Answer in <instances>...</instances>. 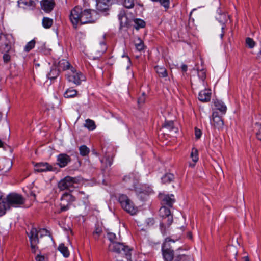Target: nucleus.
Wrapping results in <instances>:
<instances>
[{
	"label": "nucleus",
	"mask_w": 261,
	"mask_h": 261,
	"mask_svg": "<svg viewBox=\"0 0 261 261\" xmlns=\"http://www.w3.org/2000/svg\"><path fill=\"white\" fill-rule=\"evenodd\" d=\"M99 17L96 10L85 9L83 10L81 7L77 6L71 10L69 19L73 27L76 28L79 23L81 24L93 23Z\"/></svg>",
	"instance_id": "nucleus-1"
},
{
	"label": "nucleus",
	"mask_w": 261,
	"mask_h": 261,
	"mask_svg": "<svg viewBox=\"0 0 261 261\" xmlns=\"http://www.w3.org/2000/svg\"><path fill=\"white\" fill-rule=\"evenodd\" d=\"M48 231L46 229H40L39 231L36 228L32 227L28 234L30 240L31 247L33 253H35L38 249L37 245L39 243L38 236L40 237L47 236Z\"/></svg>",
	"instance_id": "nucleus-2"
},
{
	"label": "nucleus",
	"mask_w": 261,
	"mask_h": 261,
	"mask_svg": "<svg viewBox=\"0 0 261 261\" xmlns=\"http://www.w3.org/2000/svg\"><path fill=\"white\" fill-rule=\"evenodd\" d=\"M109 247L111 251L120 254L122 257H125L127 260H130L132 249L128 246L119 242H112L110 243Z\"/></svg>",
	"instance_id": "nucleus-3"
},
{
	"label": "nucleus",
	"mask_w": 261,
	"mask_h": 261,
	"mask_svg": "<svg viewBox=\"0 0 261 261\" xmlns=\"http://www.w3.org/2000/svg\"><path fill=\"white\" fill-rule=\"evenodd\" d=\"M118 200L121 207L128 213L132 215H135L137 212V208L134 205L133 202L128 197L124 194H121L119 196Z\"/></svg>",
	"instance_id": "nucleus-4"
},
{
	"label": "nucleus",
	"mask_w": 261,
	"mask_h": 261,
	"mask_svg": "<svg viewBox=\"0 0 261 261\" xmlns=\"http://www.w3.org/2000/svg\"><path fill=\"white\" fill-rule=\"evenodd\" d=\"M69 82H72L76 85H79L82 81L86 80L85 76L80 72L76 70L73 67L67 71L66 75Z\"/></svg>",
	"instance_id": "nucleus-5"
},
{
	"label": "nucleus",
	"mask_w": 261,
	"mask_h": 261,
	"mask_svg": "<svg viewBox=\"0 0 261 261\" xmlns=\"http://www.w3.org/2000/svg\"><path fill=\"white\" fill-rule=\"evenodd\" d=\"M6 200L10 207H18L24 203V198L19 194L12 193L8 194L6 197Z\"/></svg>",
	"instance_id": "nucleus-6"
},
{
	"label": "nucleus",
	"mask_w": 261,
	"mask_h": 261,
	"mask_svg": "<svg viewBox=\"0 0 261 261\" xmlns=\"http://www.w3.org/2000/svg\"><path fill=\"white\" fill-rule=\"evenodd\" d=\"M75 200V198L69 193H64L61 197L60 210L58 213L65 212L69 209L70 205Z\"/></svg>",
	"instance_id": "nucleus-7"
},
{
	"label": "nucleus",
	"mask_w": 261,
	"mask_h": 261,
	"mask_svg": "<svg viewBox=\"0 0 261 261\" xmlns=\"http://www.w3.org/2000/svg\"><path fill=\"white\" fill-rule=\"evenodd\" d=\"M169 242L174 243L175 241L170 238H167L162 246L163 255L166 261H172L174 256L173 250L170 249Z\"/></svg>",
	"instance_id": "nucleus-8"
},
{
	"label": "nucleus",
	"mask_w": 261,
	"mask_h": 261,
	"mask_svg": "<svg viewBox=\"0 0 261 261\" xmlns=\"http://www.w3.org/2000/svg\"><path fill=\"white\" fill-rule=\"evenodd\" d=\"M76 180L75 178L66 176L59 182L58 188L61 191L69 189L76 182Z\"/></svg>",
	"instance_id": "nucleus-9"
},
{
	"label": "nucleus",
	"mask_w": 261,
	"mask_h": 261,
	"mask_svg": "<svg viewBox=\"0 0 261 261\" xmlns=\"http://www.w3.org/2000/svg\"><path fill=\"white\" fill-rule=\"evenodd\" d=\"M118 0H97L96 9L99 12H106L110 7L117 2Z\"/></svg>",
	"instance_id": "nucleus-10"
},
{
	"label": "nucleus",
	"mask_w": 261,
	"mask_h": 261,
	"mask_svg": "<svg viewBox=\"0 0 261 261\" xmlns=\"http://www.w3.org/2000/svg\"><path fill=\"white\" fill-rule=\"evenodd\" d=\"M210 123L212 127L218 130L222 129L224 126L223 120L216 111L213 113Z\"/></svg>",
	"instance_id": "nucleus-11"
},
{
	"label": "nucleus",
	"mask_w": 261,
	"mask_h": 261,
	"mask_svg": "<svg viewBox=\"0 0 261 261\" xmlns=\"http://www.w3.org/2000/svg\"><path fill=\"white\" fill-rule=\"evenodd\" d=\"M124 181L125 182V187L130 190H135L136 186L138 184V179L135 176L131 174L124 177Z\"/></svg>",
	"instance_id": "nucleus-12"
},
{
	"label": "nucleus",
	"mask_w": 261,
	"mask_h": 261,
	"mask_svg": "<svg viewBox=\"0 0 261 261\" xmlns=\"http://www.w3.org/2000/svg\"><path fill=\"white\" fill-rule=\"evenodd\" d=\"M70 161L71 158L67 154L61 153L57 156V164L61 168L66 166Z\"/></svg>",
	"instance_id": "nucleus-13"
},
{
	"label": "nucleus",
	"mask_w": 261,
	"mask_h": 261,
	"mask_svg": "<svg viewBox=\"0 0 261 261\" xmlns=\"http://www.w3.org/2000/svg\"><path fill=\"white\" fill-rule=\"evenodd\" d=\"M159 213L162 217L167 219L168 224L171 225L173 221V218L171 215L170 209L166 206H162L160 208Z\"/></svg>",
	"instance_id": "nucleus-14"
},
{
	"label": "nucleus",
	"mask_w": 261,
	"mask_h": 261,
	"mask_svg": "<svg viewBox=\"0 0 261 261\" xmlns=\"http://www.w3.org/2000/svg\"><path fill=\"white\" fill-rule=\"evenodd\" d=\"M40 4L42 10L46 13H49L53 10L55 3L54 0H42Z\"/></svg>",
	"instance_id": "nucleus-15"
},
{
	"label": "nucleus",
	"mask_w": 261,
	"mask_h": 261,
	"mask_svg": "<svg viewBox=\"0 0 261 261\" xmlns=\"http://www.w3.org/2000/svg\"><path fill=\"white\" fill-rule=\"evenodd\" d=\"M35 171L38 172H46L53 170V167L48 163L41 162L37 163L34 166Z\"/></svg>",
	"instance_id": "nucleus-16"
},
{
	"label": "nucleus",
	"mask_w": 261,
	"mask_h": 261,
	"mask_svg": "<svg viewBox=\"0 0 261 261\" xmlns=\"http://www.w3.org/2000/svg\"><path fill=\"white\" fill-rule=\"evenodd\" d=\"M11 44L6 39V37L4 35L0 36V48L5 52H8L11 49Z\"/></svg>",
	"instance_id": "nucleus-17"
},
{
	"label": "nucleus",
	"mask_w": 261,
	"mask_h": 261,
	"mask_svg": "<svg viewBox=\"0 0 261 261\" xmlns=\"http://www.w3.org/2000/svg\"><path fill=\"white\" fill-rule=\"evenodd\" d=\"M211 92L208 89H205L201 91L198 95V98L200 101L203 102L209 101L211 99Z\"/></svg>",
	"instance_id": "nucleus-18"
},
{
	"label": "nucleus",
	"mask_w": 261,
	"mask_h": 261,
	"mask_svg": "<svg viewBox=\"0 0 261 261\" xmlns=\"http://www.w3.org/2000/svg\"><path fill=\"white\" fill-rule=\"evenodd\" d=\"M156 73L160 77H166L168 76V72L164 66L156 65L154 67Z\"/></svg>",
	"instance_id": "nucleus-19"
},
{
	"label": "nucleus",
	"mask_w": 261,
	"mask_h": 261,
	"mask_svg": "<svg viewBox=\"0 0 261 261\" xmlns=\"http://www.w3.org/2000/svg\"><path fill=\"white\" fill-rule=\"evenodd\" d=\"M10 207L6 200V198L2 199L0 198V216H3L6 213V211Z\"/></svg>",
	"instance_id": "nucleus-20"
},
{
	"label": "nucleus",
	"mask_w": 261,
	"mask_h": 261,
	"mask_svg": "<svg viewBox=\"0 0 261 261\" xmlns=\"http://www.w3.org/2000/svg\"><path fill=\"white\" fill-rule=\"evenodd\" d=\"M70 64L68 61H67L66 60L62 59L60 60L58 63V70H70L71 69Z\"/></svg>",
	"instance_id": "nucleus-21"
},
{
	"label": "nucleus",
	"mask_w": 261,
	"mask_h": 261,
	"mask_svg": "<svg viewBox=\"0 0 261 261\" xmlns=\"http://www.w3.org/2000/svg\"><path fill=\"white\" fill-rule=\"evenodd\" d=\"M107 49V46L105 42L102 41L96 46L95 50L98 56H101L105 53Z\"/></svg>",
	"instance_id": "nucleus-22"
},
{
	"label": "nucleus",
	"mask_w": 261,
	"mask_h": 261,
	"mask_svg": "<svg viewBox=\"0 0 261 261\" xmlns=\"http://www.w3.org/2000/svg\"><path fill=\"white\" fill-rule=\"evenodd\" d=\"M214 106L216 109L220 111L222 114H225L226 113L227 108L222 101L216 100L214 102Z\"/></svg>",
	"instance_id": "nucleus-23"
},
{
	"label": "nucleus",
	"mask_w": 261,
	"mask_h": 261,
	"mask_svg": "<svg viewBox=\"0 0 261 261\" xmlns=\"http://www.w3.org/2000/svg\"><path fill=\"white\" fill-rule=\"evenodd\" d=\"M18 5L19 7L25 8V6L34 7L35 3L33 0H19Z\"/></svg>",
	"instance_id": "nucleus-24"
},
{
	"label": "nucleus",
	"mask_w": 261,
	"mask_h": 261,
	"mask_svg": "<svg viewBox=\"0 0 261 261\" xmlns=\"http://www.w3.org/2000/svg\"><path fill=\"white\" fill-rule=\"evenodd\" d=\"M120 26L124 27L128 24V19L124 12L121 11L118 15Z\"/></svg>",
	"instance_id": "nucleus-25"
},
{
	"label": "nucleus",
	"mask_w": 261,
	"mask_h": 261,
	"mask_svg": "<svg viewBox=\"0 0 261 261\" xmlns=\"http://www.w3.org/2000/svg\"><path fill=\"white\" fill-rule=\"evenodd\" d=\"M190 157L191 158L192 161L194 162V164L190 163L189 164V166L191 167H194L195 166V163H196L199 159L198 153L197 149H196V148H192L191 152V154H190Z\"/></svg>",
	"instance_id": "nucleus-26"
},
{
	"label": "nucleus",
	"mask_w": 261,
	"mask_h": 261,
	"mask_svg": "<svg viewBox=\"0 0 261 261\" xmlns=\"http://www.w3.org/2000/svg\"><path fill=\"white\" fill-rule=\"evenodd\" d=\"M163 201L164 204H166L169 206H172L173 203L175 201L174 195L172 194L170 195H165L163 199Z\"/></svg>",
	"instance_id": "nucleus-27"
},
{
	"label": "nucleus",
	"mask_w": 261,
	"mask_h": 261,
	"mask_svg": "<svg viewBox=\"0 0 261 261\" xmlns=\"http://www.w3.org/2000/svg\"><path fill=\"white\" fill-rule=\"evenodd\" d=\"M163 127L170 132H174L175 133H177L178 132L177 128L174 126L173 122L172 121H166Z\"/></svg>",
	"instance_id": "nucleus-28"
},
{
	"label": "nucleus",
	"mask_w": 261,
	"mask_h": 261,
	"mask_svg": "<svg viewBox=\"0 0 261 261\" xmlns=\"http://www.w3.org/2000/svg\"><path fill=\"white\" fill-rule=\"evenodd\" d=\"M58 249L65 257H68L69 256V251L67 247L65 246L64 244H60Z\"/></svg>",
	"instance_id": "nucleus-29"
},
{
	"label": "nucleus",
	"mask_w": 261,
	"mask_h": 261,
	"mask_svg": "<svg viewBox=\"0 0 261 261\" xmlns=\"http://www.w3.org/2000/svg\"><path fill=\"white\" fill-rule=\"evenodd\" d=\"M77 91L72 88H68L64 94L65 98H71L76 95Z\"/></svg>",
	"instance_id": "nucleus-30"
},
{
	"label": "nucleus",
	"mask_w": 261,
	"mask_h": 261,
	"mask_svg": "<svg viewBox=\"0 0 261 261\" xmlns=\"http://www.w3.org/2000/svg\"><path fill=\"white\" fill-rule=\"evenodd\" d=\"M174 178V176L172 173H167L165 174L161 178L163 183L167 184L173 181Z\"/></svg>",
	"instance_id": "nucleus-31"
},
{
	"label": "nucleus",
	"mask_w": 261,
	"mask_h": 261,
	"mask_svg": "<svg viewBox=\"0 0 261 261\" xmlns=\"http://www.w3.org/2000/svg\"><path fill=\"white\" fill-rule=\"evenodd\" d=\"M53 23V20L48 17H44L42 19V25L44 28H50Z\"/></svg>",
	"instance_id": "nucleus-32"
},
{
	"label": "nucleus",
	"mask_w": 261,
	"mask_h": 261,
	"mask_svg": "<svg viewBox=\"0 0 261 261\" xmlns=\"http://www.w3.org/2000/svg\"><path fill=\"white\" fill-rule=\"evenodd\" d=\"M59 74V70L56 68H53L50 70V71L47 74V77L49 79H56Z\"/></svg>",
	"instance_id": "nucleus-33"
},
{
	"label": "nucleus",
	"mask_w": 261,
	"mask_h": 261,
	"mask_svg": "<svg viewBox=\"0 0 261 261\" xmlns=\"http://www.w3.org/2000/svg\"><path fill=\"white\" fill-rule=\"evenodd\" d=\"M85 126L89 130H94L96 128V125L94 121L90 119H87L85 121Z\"/></svg>",
	"instance_id": "nucleus-34"
},
{
	"label": "nucleus",
	"mask_w": 261,
	"mask_h": 261,
	"mask_svg": "<svg viewBox=\"0 0 261 261\" xmlns=\"http://www.w3.org/2000/svg\"><path fill=\"white\" fill-rule=\"evenodd\" d=\"M217 19L220 23L224 24L228 20V16L225 13L220 14L217 17Z\"/></svg>",
	"instance_id": "nucleus-35"
},
{
	"label": "nucleus",
	"mask_w": 261,
	"mask_h": 261,
	"mask_svg": "<svg viewBox=\"0 0 261 261\" xmlns=\"http://www.w3.org/2000/svg\"><path fill=\"white\" fill-rule=\"evenodd\" d=\"M134 22H135V28L137 30H138L140 28H144L145 27V22L143 20H142V19H135L134 20Z\"/></svg>",
	"instance_id": "nucleus-36"
},
{
	"label": "nucleus",
	"mask_w": 261,
	"mask_h": 261,
	"mask_svg": "<svg viewBox=\"0 0 261 261\" xmlns=\"http://www.w3.org/2000/svg\"><path fill=\"white\" fill-rule=\"evenodd\" d=\"M80 153L82 156H86L90 152L89 148L86 145H82L79 148Z\"/></svg>",
	"instance_id": "nucleus-37"
},
{
	"label": "nucleus",
	"mask_w": 261,
	"mask_h": 261,
	"mask_svg": "<svg viewBox=\"0 0 261 261\" xmlns=\"http://www.w3.org/2000/svg\"><path fill=\"white\" fill-rule=\"evenodd\" d=\"M35 43L36 42L34 39H33L31 41L28 42V43L24 46V50L25 52L30 51L32 49H33L34 47Z\"/></svg>",
	"instance_id": "nucleus-38"
},
{
	"label": "nucleus",
	"mask_w": 261,
	"mask_h": 261,
	"mask_svg": "<svg viewBox=\"0 0 261 261\" xmlns=\"http://www.w3.org/2000/svg\"><path fill=\"white\" fill-rule=\"evenodd\" d=\"M135 45L136 48L138 51H141L144 49V45L143 41L138 38L137 40L135 41Z\"/></svg>",
	"instance_id": "nucleus-39"
},
{
	"label": "nucleus",
	"mask_w": 261,
	"mask_h": 261,
	"mask_svg": "<svg viewBox=\"0 0 261 261\" xmlns=\"http://www.w3.org/2000/svg\"><path fill=\"white\" fill-rule=\"evenodd\" d=\"M237 251L236 248L233 246H230L227 249V255L229 256H233L236 258V255L237 254Z\"/></svg>",
	"instance_id": "nucleus-40"
},
{
	"label": "nucleus",
	"mask_w": 261,
	"mask_h": 261,
	"mask_svg": "<svg viewBox=\"0 0 261 261\" xmlns=\"http://www.w3.org/2000/svg\"><path fill=\"white\" fill-rule=\"evenodd\" d=\"M123 5L126 8H132L134 6V0H124Z\"/></svg>",
	"instance_id": "nucleus-41"
},
{
	"label": "nucleus",
	"mask_w": 261,
	"mask_h": 261,
	"mask_svg": "<svg viewBox=\"0 0 261 261\" xmlns=\"http://www.w3.org/2000/svg\"><path fill=\"white\" fill-rule=\"evenodd\" d=\"M145 100H146V94L144 92H143L142 94V95L140 96L138 99V104L139 106L143 105V103H144Z\"/></svg>",
	"instance_id": "nucleus-42"
},
{
	"label": "nucleus",
	"mask_w": 261,
	"mask_h": 261,
	"mask_svg": "<svg viewBox=\"0 0 261 261\" xmlns=\"http://www.w3.org/2000/svg\"><path fill=\"white\" fill-rule=\"evenodd\" d=\"M246 43L249 48H253L255 45V42L250 38H247L246 39Z\"/></svg>",
	"instance_id": "nucleus-43"
},
{
	"label": "nucleus",
	"mask_w": 261,
	"mask_h": 261,
	"mask_svg": "<svg viewBox=\"0 0 261 261\" xmlns=\"http://www.w3.org/2000/svg\"><path fill=\"white\" fill-rule=\"evenodd\" d=\"M107 236L109 240L111 241V243H112V242H116V241H115L116 238L115 233L109 232L107 234Z\"/></svg>",
	"instance_id": "nucleus-44"
},
{
	"label": "nucleus",
	"mask_w": 261,
	"mask_h": 261,
	"mask_svg": "<svg viewBox=\"0 0 261 261\" xmlns=\"http://www.w3.org/2000/svg\"><path fill=\"white\" fill-rule=\"evenodd\" d=\"M101 228L99 227L96 228L93 232V235L94 236L95 238H97L101 234Z\"/></svg>",
	"instance_id": "nucleus-45"
},
{
	"label": "nucleus",
	"mask_w": 261,
	"mask_h": 261,
	"mask_svg": "<svg viewBox=\"0 0 261 261\" xmlns=\"http://www.w3.org/2000/svg\"><path fill=\"white\" fill-rule=\"evenodd\" d=\"M186 259L187 256L183 254L176 256L174 261H186Z\"/></svg>",
	"instance_id": "nucleus-46"
},
{
	"label": "nucleus",
	"mask_w": 261,
	"mask_h": 261,
	"mask_svg": "<svg viewBox=\"0 0 261 261\" xmlns=\"http://www.w3.org/2000/svg\"><path fill=\"white\" fill-rule=\"evenodd\" d=\"M198 75L202 80H204L206 77L205 71L203 70L198 71Z\"/></svg>",
	"instance_id": "nucleus-47"
},
{
	"label": "nucleus",
	"mask_w": 261,
	"mask_h": 261,
	"mask_svg": "<svg viewBox=\"0 0 261 261\" xmlns=\"http://www.w3.org/2000/svg\"><path fill=\"white\" fill-rule=\"evenodd\" d=\"M154 219L152 218H148L145 221L146 225L149 227L152 226L154 224Z\"/></svg>",
	"instance_id": "nucleus-48"
},
{
	"label": "nucleus",
	"mask_w": 261,
	"mask_h": 261,
	"mask_svg": "<svg viewBox=\"0 0 261 261\" xmlns=\"http://www.w3.org/2000/svg\"><path fill=\"white\" fill-rule=\"evenodd\" d=\"M201 132L200 129H197V128H195V137L197 138V139H199L200 137H201Z\"/></svg>",
	"instance_id": "nucleus-49"
},
{
	"label": "nucleus",
	"mask_w": 261,
	"mask_h": 261,
	"mask_svg": "<svg viewBox=\"0 0 261 261\" xmlns=\"http://www.w3.org/2000/svg\"><path fill=\"white\" fill-rule=\"evenodd\" d=\"M3 60L5 62H8L10 60V56L8 54H4L3 55Z\"/></svg>",
	"instance_id": "nucleus-50"
},
{
	"label": "nucleus",
	"mask_w": 261,
	"mask_h": 261,
	"mask_svg": "<svg viewBox=\"0 0 261 261\" xmlns=\"http://www.w3.org/2000/svg\"><path fill=\"white\" fill-rule=\"evenodd\" d=\"M256 137L258 140L261 141V126L256 133Z\"/></svg>",
	"instance_id": "nucleus-51"
},
{
	"label": "nucleus",
	"mask_w": 261,
	"mask_h": 261,
	"mask_svg": "<svg viewBox=\"0 0 261 261\" xmlns=\"http://www.w3.org/2000/svg\"><path fill=\"white\" fill-rule=\"evenodd\" d=\"M36 261H44V257L40 255H37L35 258Z\"/></svg>",
	"instance_id": "nucleus-52"
},
{
	"label": "nucleus",
	"mask_w": 261,
	"mask_h": 261,
	"mask_svg": "<svg viewBox=\"0 0 261 261\" xmlns=\"http://www.w3.org/2000/svg\"><path fill=\"white\" fill-rule=\"evenodd\" d=\"M257 59L258 60L259 62H261V50L257 54Z\"/></svg>",
	"instance_id": "nucleus-53"
},
{
	"label": "nucleus",
	"mask_w": 261,
	"mask_h": 261,
	"mask_svg": "<svg viewBox=\"0 0 261 261\" xmlns=\"http://www.w3.org/2000/svg\"><path fill=\"white\" fill-rule=\"evenodd\" d=\"M181 69L184 72L186 71L187 70V66L186 65H182L181 66Z\"/></svg>",
	"instance_id": "nucleus-54"
},
{
	"label": "nucleus",
	"mask_w": 261,
	"mask_h": 261,
	"mask_svg": "<svg viewBox=\"0 0 261 261\" xmlns=\"http://www.w3.org/2000/svg\"><path fill=\"white\" fill-rule=\"evenodd\" d=\"M221 29H222V33L220 34V38H221V39H222V38H223V36H224V31H223V30H224V26H223V25Z\"/></svg>",
	"instance_id": "nucleus-55"
},
{
	"label": "nucleus",
	"mask_w": 261,
	"mask_h": 261,
	"mask_svg": "<svg viewBox=\"0 0 261 261\" xmlns=\"http://www.w3.org/2000/svg\"><path fill=\"white\" fill-rule=\"evenodd\" d=\"M122 57L125 58L126 59L127 62L129 63V64L130 63V58H129L128 56H123Z\"/></svg>",
	"instance_id": "nucleus-56"
},
{
	"label": "nucleus",
	"mask_w": 261,
	"mask_h": 261,
	"mask_svg": "<svg viewBox=\"0 0 261 261\" xmlns=\"http://www.w3.org/2000/svg\"><path fill=\"white\" fill-rule=\"evenodd\" d=\"M243 259L244 261H249V258L248 256H245Z\"/></svg>",
	"instance_id": "nucleus-57"
},
{
	"label": "nucleus",
	"mask_w": 261,
	"mask_h": 261,
	"mask_svg": "<svg viewBox=\"0 0 261 261\" xmlns=\"http://www.w3.org/2000/svg\"><path fill=\"white\" fill-rule=\"evenodd\" d=\"M3 145V142L0 140V147H2Z\"/></svg>",
	"instance_id": "nucleus-58"
},
{
	"label": "nucleus",
	"mask_w": 261,
	"mask_h": 261,
	"mask_svg": "<svg viewBox=\"0 0 261 261\" xmlns=\"http://www.w3.org/2000/svg\"><path fill=\"white\" fill-rule=\"evenodd\" d=\"M31 196H32L34 198H35V194L34 193H32Z\"/></svg>",
	"instance_id": "nucleus-59"
},
{
	"label": "nucleus",
	"mask_w": 261,
	"mask_h": 261,
	"mask_svg": "<svg viewBox=\"0 0 261 261\" xmlns=\"http://www.w3.org/2000/svg\"><path fill=\"white\" fill-rule=\"evenodd\" d=\"M188 237H189V238L191 239L192 238V236H191V233H189L188 234Z\"/></svg>",
	"instance_id": "nucleus-60"
},
{
	"label": "nucleus",
	"mask_w": 261,
	"mask_h": 261,
	"mask_svg": "<svg viewBox=\"0 0 261 261\" xmlns=\"http://www.w3.org/2000/svg\"><path fill=\"white\" fill-rule=\"evenodd\" d=\"M2 117V115L1 113L0 112V121L1 120Z\"/></svg>",
	"instance_id": "nucleus-61"
},
{
	"label": "nucleus",
	"mask_w": 261,
	"mask_h": 261,
	"mask_svg": "<svg viewBox=\"0 0 261 261\" xmlns=\"http://www.w3.org/2000/svg\"><path fill=\"white\" fill-rule=\"evenodd\" d=\"M135 190L137 193H138V192H139V191H138V190H137V189H136H136H135ZM140 193H141V192H140Z\"/></svg>",
	"instance_id": "nucleus-62"
},
{
	"label": "nucleus",
	"mask_w": 261,
	"mask_h": 261,
	"mask_svg": "<svg viewBox=\"0 0 261 261\" xmlns=\"http://www.w3.org/2000/svg\"><path fill=\"white\" fill-rule=\"evenodd\" d=\"M8 164H11V162L9 161H7Z\"/></svg>",
	"instance_id": "nucleus-63"
},
{
	"label": "nucleus",
	"mask_w": 261,
	"mask_h": 261,
	"mask_svg": "<svg viewBox=\"0 0 261 261\" xmlns=\"http://www.w3.org/2000/svg\"><path fill=\"white\" fill-rule=\"evenodd\" d=\"M111 164H112V163H111V162H110V163H109V165L110 166V165H111Z\"/></svg>",
	"instance_id": "nucleus-64"
}]
</instances>
